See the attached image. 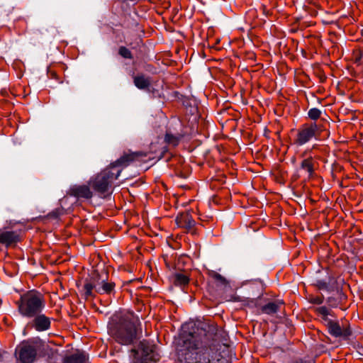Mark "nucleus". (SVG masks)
<instances>
[{
	"mask_svg": "<svg viewBox=\"0 0 363 363\" xmlns=\"http://www.w3.org/2000/svg\"><path fill=\"white\" fill-rule=\"evenodd\" d=\"M315 312L319 315L324 321L325 324L328 323L330 319L328 318L329 315H332L331 311L325 306H320L315 308Z\"/></svg>",
	"mask_w": 363,
	"mask_h": 363,
	"instance_id": "20",
	"label": "nucleus"
},
{
	"mask_svg": "<svg viewBox=\"0 0 363 363\" xmlns=\"http://www.w3.org/2000/svg\"><path fill=\"white\" fill-rule=\"evenodd\" d=\"M209 275L217 283L220 284L222 286H225L228 284V281H227V279L224 277H223L222 275H220V274H218V272H216L215 271H211L209 272Z\"/></svg>",
	"mask_w": 363,
	"mask_h": 363,
	"instance_id": "21",
	"label": "nucleus"
},
{
	"mask_svg": "<svg viewBox=\"0 0 363 363\" xmlns=\"http://www.w3.org/2000/svg\"><path fill=\"white\" fill-rule=\"evenodd\" d=\"M30 325L38 332L48 330L51 326L50 318L41 313L32 318Z\"/></svg>",
	"mask_w": 363,
	"mask_h": 363,
	"instance_id": "10",
	"label": "nucleus"
},
{
	"mask_svg": "<svg viewBox=\"0 0 363 363\" xmlns=\"http://www.w3.org/2000/svg\"><path fill=\"white\" fill-rule=\"evenodd\" d=\"M172 279L174 284L176 286H179L181 287L185 286L188 285V284L189 283V277L182 273H176L175 274H174Z\"/></svg>",
	"mask_w": 363,
	"mask_h": 363,
	"instance_id": "18",
	"label": "nucleus"
},
{
	"mask_svg": "<svg viewBox=\"0 0 363 363\" xmlns=\"http://www.w3.org/2000/svg\"><path fill=\"white\" fill-rule=\"evenodd\" d=\"M334 282H335L334 279L330 277L328 282H327L326 281H324V280L318 279V280H316L315 285L320 290H325V291H330L335 290Z\"/></svg>",
	"mask_w": 363,
	"mask_h": 363,
	"instance_id": "17",
	"label": "nucleus"
},
{
	"mask_svg": "<svg viewBox=\"0 0 363 363\" xmlns=\"http://www.w3.org/2000/svg\"><path fill=\"white\" fill-rule=\"evenodd\" d=\"M18 359L22 363H33L37 355V350L33 345L22 342L16 349Z\"/></svg>",
	"mask_w": 363,
	"mask_h": 363,
	"instance_id": "8",
	"label": "nucleus"
},
{
	"mask_svg": "<svg viewBox=\"0 0 363 363\" xmlns=\"http://www.w3.org/2000/svg\"><path fill=\"white\" fill-rule=\"evenodd\" d=\"M206 331L194 322L182 325L177 354L182 363H215L217 352L208 346Z\"/></svg>",
	"mask_w": 363,
	"mask_h": 363,
	"instance_id": "1",
	"label": "nucleus"
},
{
	"mask_svg": "<svg viewBox=\"0 0 363 363\" xmlns=\"http://www.w3.org/2000/svg\"><path fill=\"white\" fill-rule=\"evenodd\" d=\"M323 296L310 295L308 298V302L315 305H320L323 303Z\"/></svg>",
	"mask_w": 363,
	"mask_h": 363,
	"instance_id": "24",
	"label": "nucleus"
},
{
	"mask_svg": "<svg viewBox=\"0 0 363 363\" xmlns=\"http://www.w3.org/2000/svg\"><path fill=\"white\" fill-rule=\"evenodd\" d=\"M16 304L21 316L32 318L42 313L45 307V300L43 294L30 290L21 295Z\"/></svg>",
	"mask_w": 363,
	"mask_h": 363,
	"instance_id": "4",
	"label": "nucleus"
},
{
	"mask_svg": "<svg viewBox=\"0 0 363 363\" xmlns=\"http://www.w3.org/2000/svg\"><path fill=\"white\" fill-rule=\"evenodd\" d=\"M116 284L113 281H108V274L106 272L99 274L94 272L84 285V296L86 298L94 297L95 294H111L115 290Z\"/></svg>",
	"mask_w": 363,
	"mask_h": 363,
	"instance_id": "5",
	"label": "nucleus"
},
{
	"mask_svg": "<svg viewBox=\"0 0 363 363\" xmlns=\"http://www.w3.org/2000/svg\"><path fill=\"white\" fill-rule=\"evenodd\" d=\"M308 117L311 120H317L321 115V111L317 108H311L308 112Z\"/></svg>",
	"mask_w": 363,
	"mask_h": 363,
	"instance_id": "23",
	"label": "nucleus"
},
{
	"mask_svg": "<svg viewBox=\"0 0 363 363\" xmlns=\"http://www.w3.org/2000/svg\"><path fill=\"white\" fill-rule=\"evenodd\" d=\"M118 53L123 58L133 59V55L131 52L124 46H121L119 48Z\"/></svg>",
	"mask_w": 363,
	"mask_h": 363,
	"instance_id": "22",
	"label": "nucleus"
},
{
	"mask_svg": "<svg viewBox=\"0 0 363 363\" xmlns=\"http://www.w3.org/2000/svg\"><path fill=\"white\" fill-rule=\"evenodd\" d=\"M135 86L139 89H145L148 88L151 84L150 78L145 77L144 74H139L133 78Z\"/></svg>",
	"mask_w": 363,
	"mask_h": 363,
	"instance_id": "16",
	"label": "nucleus"
},
{
	"mask_svg": "<svg viewBox=\"0 0 363 363\" xmlns=\"http://www.w3.org/2000/svg\"><path fill=\"white\" fill-rule=\"evenodd\" d=\"M165 141L167 143L172 144L174 145H177L178 143V139L174 135L167 133L165 135Z\"/></svg>",
	"mask_w": 363,
	"mask_h": 363,
	"instance_id": "25",
	"label": "nucleus"
},
{
	"mask_svg": "<svg viewBox=\"0 0 363 363\" xmlns=\"http://www.w3.org/2000/svg\"><path fill=\"white\" fill-rule=\"evenodd\" d=\"M248 302H249V303H248L247 304H248V305H250V306H255V305H256V301H255V300H254V299H251V300L248 301Z\"/></svg>",
	"mask_w": 363,
	"mask_h": 363,
	"instance_id": "26",
	"label": "nucleus"
},
{
	"mask_svg": "<svg viewBox=\"0 0 363 363\" xmlns=\"http://www.w3.org/2000/svg\"><path fill=\"white\" fill-rule=\"evenodd\" d=\"M155 347L147 340L140 341L138 349H132L133 354V363H149L158 359L157 354L155 353Z\"/></svg>",
	"mask_w": 363,
	"mask_h": 363,
	"instance_id": "6",
	"label": "nucleus"
},
{
	"mask_svg": "<svg viewBox=\"0 0 363 363\" xmlns=\"http://www.w3.org/2000/svg\"><path fill=\"white\" fill-rule=\"evenodd\" d=\"M110 335L122 345H129L136 340L138 335L137 320L131 314L121 315L118 322L108 328Z\"/></svg>",
	"mask_w": 363,
	"mask_h": 363,
	"instance_id": "3",
	"label": "nucleus"
},
{
	"mask_svg": "<svg viewBox=\"0 0 363 363\" xmlns=\"http://www.w3.org/2000/svg\"><path fill=\"white\" fill-rule=\"evenodd\" d=\"M329 333L335 337L347 338L351 335V330L349 328H341L337 322L332 320L325 323Z\"/></svg>",
	"mask_w": 363,
	"mask_h": 363,
	"instance_id": "9",
	"label": "nucleus"
},
{
	"mask_svg": "<svg viewBox=\"0 0 363 363\" xmlns=\"http://www.w3.org/2000/svg\"><path fill=\"white\" fill-rule=\"evenodd\" d=\"M306 152H307V151H305V152L302 154V157H304V156L306 155Z\"/></svg>",
	"mask_w": 363,
	"mask_h": 363,
	"instance_id": "27",
	"label": "nucleus"
},
{
	"mask_svg": "<svg viewBox=\"0 0 363 363\" xmlns=\"http://www.w3.org/2000/svg\"><path fill=\"white\" fill-rule=\"evenodd\" d=\"M69 194L78 199H91L93 196L92 191L87 185L72 186L69 190Z\"/></svg>",
	"mask_w": 363,
	"mask_h": 363,
	"instance_id": "11",
	"label": "nucleus"
},
{
	"mask_svg": "<svg viewBox=\"0 0 363 363\" xmlns=\"http://www.w3.org/2000/svg\"><path fill=\"white\" fill-rule=\"evenodd\" d=\"M301 169L305 172L307 178H311L315 173V160L313 156L304 158L300 165Z\"/></svg>",
	"mask_w": 363,
	"mask_h": 363,
	"instance_id": "13",
	"label": "nucleus"
},
{
	"mask_svg": "<svg viewBox=\"0 0 363 363\" xmlns=\"http://www.w3.org/2000/svg\"><path fill=\"white\" fill-rule=\"evenodd\" d=\"M318 135V128L315 123L304 124L298 130L294 143L302 146Z\"/></svg>",
	"mask_w": 363,
	"mask_h": 363,
	"instance_id": "7",
	"label": "nucleus"
},
{
	"mask_svg": "<svg viewBox=\"0 0 363 363\" xmlns=\"http://www.w3.org/2000/svg\"><path fill=\"white\" fill-rule=\"evenodd\" d=\"M281 303L280 302H270L264 305L262 308V311L266 314H274L276 313L280 307Z\"/></svg>",
	"mask_w": 363,
	"mask_h": 363,
	"instance_id": "19",
	"label": "nucleus"
},
{
	"mask_svg": "<svg viewBox=\"0 0 363 363\" xmlns=\"http://www.w3.org/2000/svg\"><path fill=\"white\" fill-rule=\"evenodd\" d=\"M176 222L179 227L186 229L192 228L196 223L195 220L189 213L180 214L177 217Z\"/></svg>",
	"mask_w": 363,
	"mask_h": 363,
	"instance_id": "14",
	"label": "nucleus"
},
{
	"mask_svg": "<svg viewBox=\"0 0 363 363\" xmlns=\"http://www.w3.org/2000/svg\"><path fill=\"white\" fill-rule=\"evenodd\" d=\"M20 235L16 231H4L0 233V243L6 246L18 242Z\"/></svg>",
	"mask_w": 363,
	"mask_h": 363,
	"instance_id": "12",
	"label": "nucleus"
},
{
	"mask_svg": "<svg viewBox=\"0 0 363 363\" xmlns=\"http://www.w3.org/2000/svg\"><path fill=\"white\" fill-rule=\"evenodd\" d=\"M146 156L147 153L144 152L124 153L107 168L93 177L89 180V186L100 196H106L111 193L113 182L118 179L123 169L133 161Z\"/></svg>",
	"mask_w": 363,
	"mask_h": 363,
	"instance_id": "2",
	"label": "nucleus"
},
{
	"mask_svg": "<svg viewBox=\"0 0 363 363\" xmlns=\"http://www.w3.org/2000/svg\"><path fill=\"white\" fill-rule=\"evenodd\" d=\"M88 357L84 353L77 352L64 358L63 363H87Z\"/></svg>",
	"mask_w": 363,
	"mask_h": 363,
	"instance_id": "15",
	"label": "nucleus"
}]
</instances>
